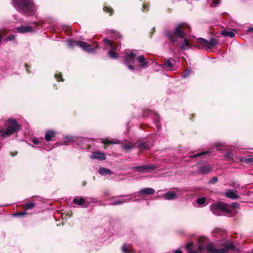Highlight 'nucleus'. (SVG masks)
Segmentation results:
<instances>
[{
    "mask_svg": "<svg viewBox=\"0 0 253 253\" xmlns=\"http://www.w3.org/2000/svg\"><path fill=\"white\" fill-rule=\"evenodd\" d=\"M73 202L75 204L83 206L85 203V200L83 198L77 197L73 199Z\"/></svg>",
    "mask_w": 253,
    "mask_h": 253,
    "instance_id": "23",
    "label": "nucleus"
},
{
    "mask_svg": "<svg viewBox=\"0 0 253 253\" xmlns=\"http://www.w3.org/2000/svg\"><path fill=\"white\" fill-rule=\"evenodd\" d=\"M103 42L106 46H109V48L110 50L108 52V54L110 58L112 59H115L118 57V54L115 52V50H117L118 45H114L111 41L108 40L107 38L103 39Z\"/></svg>",
    "mask_w": 253,
    "mask_h": 253,
    "instance_id": "9",
    "label": "nucleus"
},
{
    "mask_svg": "<svg viewBox=\"0 0 253 253\" xmlns=\"http://www.w3.org/2000/svg\"><path fill=\"white\" fill-rule=\"evenodd\" d=\"M98 172L102 175H104L106 174H113V171L110 169H106L105 168H100L99 169Z\"/></svg>",
    "mask_w": 253,
    "mask_h": 253,
    "instance_id": "21",
    "label": "nucleus"
},
{
    "mask_svg": "<svg viewBox=\"0 0 253 253\" xmlns=\"http://www.w3.org/2000/svg\"><path fill=\"white\" fill-rule=\"evenodd\" d=\"M174 253H182V252L180 250H177L174 252Z\"/></svg>",
    "mask_w": 253,
    "mask_h": 253,
    "instance_id": "44",
    "label": "nucleus"
},
{
    "mask_svg": "<svg viewBox=\"0 0 253 253\" xmlns=\"http://www.w3.org/2000/svg\"><path fill=\"white\" fill-rule=\"evenodd\" d=\"M180 49L184 50L189 47V42L186 39H184L183 42L179 46Z\"/></svg>",
    "mask_w": 253,
    "mask_h": 253,
    "instance_id": "24",
    "label": "nucleus"
},
{
    "mask_svg": "<svg viewBox=\"0 0 253 253\" xmlns=\"http://www.w3.org/2000/svg\"><path fill=\"white\" fill-rule=\"evenodd\" d=\"M230 209H231V208H233V209H238L239 208V204L238 203H236V202H235V203H233L231 205V207H230ZM233 213H234V214L235 213V211H233L232 210H231Z\"/></svg>",
    "mask_w": 253,
    "mask_h": 253,
    "instance_id": "30",
    "label": "nucleus"
},
{
    "mask_svg": "<svg viewBox=\"0 0 253 253\" xmlns=\"http://www.w3.org/2000/svg\"><path fill=\"white\" fill-rule=\"evenodd\" d=\"M167 36L171 41L172 42H174L173 36L169 33H167Z\"/></svg>",
    "mask_w": 253,
    "mask_h": 253,
    "instance_id": "37",
    "label": "nucleus"
},
{
    "mask_svg": "<svg viewBox=\"0 0 253 253\" xmlns=\"http://www.w3.org/2000/svg\"><path fill=\"white\" fill-rule=\"evenodd\" d=\"M84 207H86L87 206V205L84 206Z\"/></svg>",
    "mask_w": 253,
    "mask_h": 253,
    "instance_id": "50",
    "label": "nucleus"
},
{
    "mask_svg": "<svg viewBox=\"0 0 253 253\" xmlns=\"http://www.w3.org/2000/svg\"><path fill=\"white\" fill-rule=\"evenodd\" d=\"M91 159H98L99 160H104L106 159V156L104 153L99 152H95L92 153L90 156Z\"/></svg>",
    "mask_w": 253,
    "mask_h": 253,
    "instance_id": "14",
    "label": "nucleus"
},
{
    "mask_svg": "<svg viewBox=\"0 0 253 253\" xmlns=\"http://www.w3.org/2000/svg\"><path fill=\"white\" fill-rule=\"evenodd\" d=\"M155 190L151 188H146L141 189L138 192L137 194L139 196L141 195H152L155 193Z\"/></svg>",
    "mask_w": 253,
    "mask_h": 253,
    "instance_id": "15",
    "label": "nucleus"
},
{
    "mask_svg": "<svg viewBox=\"0 0 253 253\" xmlns=\"http://www.w3.org/2000/svg\"><path fill=\"white\" fill-rule=\"evenodd\" d=\"M7 122L10 126L5 130H2L0 131V135L2 137L9 136L19 129L20 126L15 120L9 119Z\"/></svg>",
    "mask_w": 253,
    "mask_h": 253,
    "instance_id": "4",
    "label": "nucleus"
},
{
    "mask_svg": "<svg viewBox=\"0 0 253 253\" xmlns=\"http://www.w3.org/2000/svg\"><path fill=\"white\" fill-rule=\"evenodd\" d=\"M13 6L19 11L26 14L32 15L36 8L31 0H12Z\"/></svg>",
    "mask_w": 253,
    "mask_h": 253,
    "instance_id": "1",
    "label": "nucleus"
},
{
    "mask_svg": "<svg viewBox=\"0 0 253 253\" xmlns=\"http://www.w3.org/2000/svg\"><path fill=\"white\" fill-rule=\"evenodd\" d=\"M232 155V153L231 152H228V153H227V154H226V156L229 158V159H230L231 158V156Z\"/></svg>",
    "mask_w": 253,
    "mask_h": 253,
    "instance_id": "42",
    "label": "nucleus"
},
{
    "mask_svg": "<svg viewBox=\"0 0 253 253\" xmlns=\"http://www.w3.org/2000/svg\"><path fill=\"white\" fill-rule=\"evenodd\" d=\"M35 204L33 203H28L24 205L23 208L25 210H30L34 208Z\"/></svg>",
    "mask_w": 253,
    "mask_h": 253,
    "instance_id": "26",
    "label": "nucleus"
},
{
    "mask_svg": "<svg viewBox=\"0 0 253 253\" xmlns=\"http://www.w3.org/2000/svg\"><path fill=\"white\" fill-rule=\"evenodd\" d=\"M191 72V70H186L184 72V73L182 76V77H183L184 78L186 77L190 74Z\"/></svg>",
    "mask_w": 253,
    "mask_h": 253,
    "instance_id": "36",
    "label": "nucleus"
},
{
    "mask_svg": "<svg viewBox=\"0 0 253 253\" xmlns=\"http://www.w3.org/2000/svg\"><path fill=\"white\" fill-rule=\"evenodd\" d=\"M157 168L155 165H142L139 167H133L131 168L132 170H135L140 172H147L149 170L155 169Z\"/></svg>",
    "mask_w": 253,
    "mask_h": 253,
    "instance_id": "10",
    "label": "nucleus"
},
{
    "mask_svg": "<svg viewBox=\"0 0 253 253\" xmlns=\"http://www.w3.org/2000/svg\"><path fill=\"white\" fill-rule=\"evenodd\" d=\"M137 60L138 62L141 64V66L143 67H145L148 62L145 60L144 56L141 55L138 57Z\"/></svg>",
    "mask_w": 253,
    "mask_h": 253,
    "instance_id": "22",
    "label": "nucleus"
},
{
    "mask_svg": "<svg viewBox=\"0 0 253 253\" xmlns=\"http://www.w3.org/2000/svg\"><path fill=\"white\" fill-rule=\"evenodd\" d=\"M238 186H239L238 185H237L236 186V185H235V183H233V187H235V188H237Z\"/></svg>",
    "mask_w": 253,
    "mask_h": 253,
    "instance_id": "48",
    "label": "nucleus"
},
{
    "mask_svg": "<svg viewBox=\"0 0 253 253\" xmlns=\"http://www.w3.org/2000/svg\"><path fill=\"white\" fill-rule=\"evenodd\" d=\"M1 38H2V31L0 30V42H1Z\"/></svg>",
    "mask_w": 253,
    "mask_h": 253,
    "instance_id": "46",
    "label": "nucleus"
},
{
    "mask_svg": "<svg viewBox=\"0 0 253 253\" xmlns=\"http://www.w3.org/2000/svg\"><path fill=\"white\" fill-rule=\"evenodd\" d=\"M164 198L166 200H172L177 198V195L173 192H168L163 195Z\"/></svg>",
    "mask_w": 253,
    "mask_h": 253,
    "instance_id": "18",
    "label": "nucleus"
},
{
    "mask_svg": "<svg viewBox=\"0 0 253 253\" xmlns=\"http://www.w3.org/2000/svg\"><path fill=\"white\" fill-rule=\"evenodd\" d=\"M218 180V178L217 177H212L210 181H209V183H211V184H214V183H215Z\"/></svg>",
    "mask_w": 253,
    "mask_h": 253,
    "instance_id": "32",
    "label": "nucleus"
},
{
    "mask_svg": "<svg viewBox=\"0 0 253 253\" xmlns=\"http://www.w3.org/2000/svg\"><path fill=\"white\" fill-rule=\"evenodd\" d=\"M220 0H212V3L214 4H219L220 3Z\"/></svg>",
    "mask_w": 253,
    "mask_h": 253,
    "instance_id": "43",
    "label": "nucleus"
},
{
    "mask_svg": "<svg viewBox=\"0 0 253 253\" xmlns=\"http://www.w3.org/2000/svg\"><path fill=\"white\" fill-rule=\"evenodd\" d=\"M68 44L70 47L77 45L87 52H92L93 51L91 45L84 42L69 41L68 42Z\"/></svg>",
    "mask_w": 253,
    "mask_h": 253,
    "instance_id": "8",
    "label": "nucleus"
},
{
    "mask_svg": "<svg viewBox=\"0 0 253 253\" xmlns=\"http://www.w3.org/2000/svg\"><path fill=\"white\" fill-rule=\"evenodd\" d=\"M221 34L223 36H228L230 38H233L235 36L234 32L231 31L224 30L222 32Z\"/></svg>",
    "mask_w": 253,
    "mask_h": 253,
    "instance_id": "25",
    "label": "nucleus"
},
{
    "mask_svg": "<svg viewBox=\"0 0 253 253\" xmlns=\"http://www.w3.org/2000/svg\"><path fill=\"white\" fill-rule=\"evenodd\" d=\"M126 55L124 57V60L126 65L128 66V68L130 70H133L134 67L129 64L130 63H133L134 61L136 54L132 50H126Z\"/></svg>",
    "mask_w": 253,
    "mask_h": 253,
    "instance_id": "7",
    "label": "nucleus"
},
{
    "mask_svg": "<svg viewBox=\"0 0 253 253\" xmlns=\"http://www.w3.org/2000/svg\"><path fill=\"white\" fill-rule=\"evenodd\" d=\"M248 32H252L253 31V27L249 28L248 30Z\"/></svg>",
    "mask_w": 253,
    "mask_h": 253,
    "instance_id": "45",
    "label": "nucleus"
},
{
    "mask_svg": "<svg viewBox=\"0 0 253 253\" xmlns=\"http://www.w3.org/2000/svg\"><path fill=\"white\" fill-rule=\"evenodd\" d=\"M211 166L208 165L202 166L199 169V171L202 174L208 173L211 172Z\"/></svg>",
    "mask_w": 253,
    "mask_h": 253,
    "instance_id": "19",
    "label": "nucleus"
},
{
    "mask_svg": "<svg viewBox=\"0 0 253 253\" xmlns=\"http://www.w3.org/2000/svg\"><path fill=\"white\" fill-rule=\"evenodd\" d=\"M206 202V199L205 198H200L197 200V203L201 206H203Z\"/></svg>",
    "mask_w": 253,
    "mask_h": 253,
    "instance_id": "29",
    "label": "nucleus"
},
{
    "mask_svg": "<svg viewBox=\"0 0 253 253\" xmlns=\"http://www.w3.org/2000/svg\"><path fill=\"white\" fill-rule=\"evenodd\" d=\"M55 76H56V79H57V80L58 81H59V79H60V81H63V80H62V79H61V74H60V75H57V74H56V75H55Z\"/></svg>",
    "mask_w": 253,
    "mask_h": 253,
    "instance_id": "41",
    "label": "nucleus"
},
{
    "mask_svg": "<svg viewBox=\"0 0 253 253\" xmlns=\"http://www.w3.org/2000/svg\"><path fill=\"white\" fill-rule=\"evenodd\" d=\"M252 253H253V250H252Z\"/></svg>",
    "mask_w": 253,
    "mask_h": 253,
    "instance_id": "51",
    "label": "nucleus"
},
{
    "mask_svg": "<svg viewBox=\"0 0 253 253\" xmlns=\"http://www.w3.org/2000/svg\"><path fill=\"white\" fill-rule=\"evenodd\" d=\"M209 152L208 151H206V152H202V153H198L197 154H196L195 155H191L189 157V158H195V157H199L200 156H201V155H204V154H207Z\"/></svg>",
    "mask_w": 253,
    "mask_h": 253,
    "instance_id": "31",
    "label": "nucleus"
},
{
    "mask_svg": "<svg viewBox=\"0 0 253 253\" xmlns=\"http://www.w3.org/2000/svg\"><path fill=\"white\" fill-rule=\"evenodd\" d=\"M132 146L130 145H125L123 146V148L126 150H130L132 148Z\"/></svg>",
    "mask_w": 253,
    "mask_h": 253,
    "instance_id": "34",
    "label": "nucleus"
},
{
    "mask_svg": "<svg viewBox=\"0 0 253 253\" xmlns=\"http://www.w3.org/2000/svg\"><path fill=\"white\" fill-rule=\"evenodd\" d=\"M147 6L146 5H144L142 8L143 11H144L146 9Z\"/></svg>",
    "mask_w": 253,
    "mask_h": 253,
    "instance_id": "47",
    "label": "nucleus"
},
{
    "mask_svg": "<svg viewBox=\"0 0 253 253\" xmlns=\"http://www.w3.org/2000/svg\"><path fill=\"white\" fill-rule=\"evenodd\" d=\"M244 162L246 163H253V156H247L244 158Z\"/></svg>",
    "mask_w": 253,
    "mask_h": 253,
    "instance_id": "27",
    "label": "nucleus"
},
{
    "mask_svg": "<svg viewBox=\"0 0 253 253\" xmlns=\"http://www.w3.org/2000/svg\"><path fill=\"white\" fill-rule=\"evenodd\" d=\"M32 142L36 145H37L39 143V139L37 138H34L32 140Z\"/></svg>",
    "mask_w": 253,
    "mask_h": 253,
    "instance_id": "38",
    "label": "nucleus"
},
{
    "mask_svg": "<svg viewBox=\"0 0 253 253\" xmlns=\"http://www.w3.org/2000/svg\"><path fill=\"white\" fill-rule=\"evenodd\" d=\"M127 196H119L118 197H115L112 198L114 200L111 205H120L125 202H127L130 201V199L127 198Z\"/></svg>",
    "mask_w": 253,
    "mask_h": 253,
    "instance_id": "11",
    "label": "nucleus"
},
{
    "mask_svg": "<svg viewBox=\"0 0 253 253\" xmlns=\"http://www.w3.org/2000/svg\"><path fill=\"white\" fill-rule=\"evenodd\" d=\"M197 43L201 44L203 47H206L207 49H211L216 46L218 42L217 40L214 38H211L209 41H208L201 38L198 39Z\"/></svg>",
    "mask_w": 253,
    "mask_h": 253,
    "instance_id": "6",
    "label": "nucleus"
},
{
    "mask_svg": "<svg viewBox=\"0 0 253 253\" xmlns=\"http://www.w3.org/2000/svg\"><path fill=\"white\" fill-rule=\"evenodd\" d=\"M193 245V243H189L186 246V248L188 250V253H202L204 250V246L202 245H200L197 250H192L191 248Z\"/></svg>",
    "mask_w": 253,
    "mask_h": 253,
    "instance_id": "12",
    "label": "nucleus"
},
{
    "mask_svg": "<svg viewBox=\"0 0 253 253\" xmlns=\"http://www.w3.org/2000/svg\"><path fill=\"white\" fill-rule=\"evenodd\" d=\"M226 197L232 199H236L239 198V196L237 194V191H234L230 189H227L225 193Z\"/></svg>",
    "mask_w": 253,
    "mask_h": 253,
    "instance_id": "16",
    "label": "nucleus"
},
{
    "mask_svg": "<svg viewBox=\"0 0 253 253\" xmlns=\"http://www.w3.org/2000/svg\"><path fill=\"white\" fill-rule=\"evenodd\" d=\"M130 247L129 245L124 244L122 246V249L124 253H129Z\"/></svg>",
    "mask_w": 253,
    "mask_h": 253,
    "instance_id": "28",
    "label": "nucleus"
},
{
    "mask_svg": "<svg viewBox=\"0 0 253 253\" xmlns=\"http://www.w3.org/2000/svg\"><path fill=\"white\" fill-rule=\"evenodd\" d=\"M140 147H143L144 149H146L148 147V145L146 143H143L140 144Z\"/></svg>",
    "mask_w": 253,
    "mask_h": 253,
    "instance_id": "39",
    "label": "nucleus"
},
{
    "mask_svg": "<svg viewBox=\"0 0 253 253\" xmlns=\"http://www.w3.org/2000/svg\"><path fill=\"white\" fill-rule=\"evenodd\" d=\"M102 142L104 143V144H119V142L118 141H107V140H104V141H103Z\"/></svg>",
    "mask_w": 253,
    "mask_h": 253,
    "instance_id": "33",
    "label": "nucleus"
},
{
    "mask_svg": "<svg viewBox=\"0 0 253 253\" xmlns=\"http://www.w3.org/2000/svg\"><path fill=\"white\" fill-rule=\"evenodd\" d=\"M211 210L216 215H220L221 212H224L228 216L234 215L229 206L225 204L219 203L213 204L211 206Z\"/></svg>",
    "mask_w": 253,
    "mask_h": 253,
    "instance_id": "2",
    "label": "nucleus"
},
{
    "mask_svg": "<svg viewBox=\"0 0 253 253\" xmlns=\"http://www.w3.org/2000/svg\"><path fill=\"white\" fill-rule=\"evenodd\" d=\"M25 214V212H20V213H18V214H19V215H24V214Z\"/></svg>",
    "mask_w": 253,
    "mask_h": 253,
    "instance_id": "49",
    "label": "nucleus"
},
{
    "mask_svg": "<svg viewBox=\"0 0 253 253\" xmlns=\"http://www.w3.org/2000/svg\"><path fill=\"white\" fill-rule=\"evenodd\" d=\"M15 38V36L13 35H10L9 36H8L5 39V40L6 41H12V40H13Z\"/></svg>",
    "mask_w": 253,
    "mask_h": 253,
    "instance_id": "35",
    "label": "nucleus"
},
{
    "mask_svg": "<svg viewBox=\"0 0 253 253\" xmlns=\"http://www.w3.org/2000/svg\"><path fill=\"white\" fill-rule=\"evenodd\" d=\"M104 11H107V12H111L112 11V9L111 8H109L107 7H104Z\"/></svg>",
    "mask_w": 253,
    "mask_h": 253,
    "instance_id": "40",
    "label": "nucleus"
},
{
    "mask_svg": "<svg viewBox=\"0 0 253 253\" xmlns=\"http://www.w3.org/2000/svg\"><path fill=\"white\" fill-rule=\"evenodd\" d=\"M224 248L216 249L214 248V244L212 243L207 244L205 248L209 253H225L229 250H234L235 246L232 242H226L224 244Z\"/></svg>",
    "mask_w": 253,
    "mask_h": 253,
    "instance_id": "3",
    "label": "nucleus"
},
{
    "mask_svg": "<svg viewBox=\"0 0 253 253\" xmlns=\"http://www.w3.org/2000/svg\"><path fill=\"white\" fill-rule=\"evenodd\" d=\"M17 31L21 33H25L33 31V28L31 26H21L16 28Z\"/></svg>",
    "mask_w": 253,
    "mask_h": 253,
    "instance_id": "17",
    "label": "nucleus"
},
{
    "mask_svg": "<svg viewBox=\"0 0 253 253\" xmlns=\"http://www.w3.org/2000/svg\"><path fill=\"white\" fill-rule=\"evenodd\" d=\"M55 132L52 130H48L45 132V139L47 141H51L52 138L54 137Z\"/></svg>",
    "mask_w": 253,
    "mask_h": 253,
    "instance_id": "20",
    "label": "nucleus"
},
{
    "mask_svg": "<svg viewBox=\"0 0 253 253\" xmlns=\"http://www.w3.org/2000/svg\"><path fill=\"white\" fill-rule=\"evenodd\" d=\"M175 64V61L172 59L169 58L165 60V67L167 70H172L173 67Z\"/></svg>",
    "mask_w": 253,
    "mask_h": 253,
    "instance_id": "13",
    "label": "nucleus"
},
{
    "mask_svg": "<svg viewBox=\"0 0 253 253\" xmlns=\"http://www.w3.org/2000/svg\"><path fill=\"white\" fill-rule=\"evenodd\" d=\"M190 27L186 23H181L178 24L175 28L174 35L180 38H183L185 37V32H189Z\"/></svg>",
    "mask_w": 253,
    "mask_h": 253,
    "instance_id": "5",
    "label": "nucleus"
}]
</instances>
